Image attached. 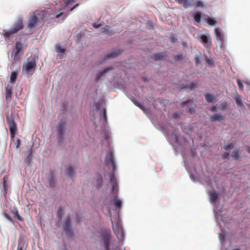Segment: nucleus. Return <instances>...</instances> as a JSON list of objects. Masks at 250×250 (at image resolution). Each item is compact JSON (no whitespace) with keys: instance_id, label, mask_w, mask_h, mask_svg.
Returning a JSON list of instances; mask_svg holds the SVG:
<instances>
[{"instance_id":"0eeeda50","label":"nucleus","mask_w":250,"mask_h":250,"mask_svg":"<svg viewBox=\"0 0 250 250\" xmlns=\"http://www.w3.org/2000/svg\"><path fill=\"white\" fill-rule=\"evenodd\" d=\"M22 49V44L20 42H17L15 44V48L13 51L12 56L14 55V60L15 61L19 60V54Z\"/></svg>"},{"instance_id":"412c9836","label":"nucleus","mask_w":250,"mask_h":250,"mask_svg":"<svg viewBox=\"0 0 250 250\" xmlns=\"http://www.w3.org/2000/svg\"><path fill=\"white\" fill-rule=\"evenodd\" d=\"M197 87V84L196 83H192L190 84L183 85L181 87V89L188 88L189 90H192L194 88Z\"/></svg>"},{"instance_id":"393cba45","label":"nucleus","mask_w":250,"mask_h":250,"mask_svg":"<svg viewBox=\"0 0 250 250\" xmlns=\"http://www.w3.org/2000/svg\"><path fill=\"white\" fill-rule=\"evenodd\" d=\"M239 153V150L238 149H235L232 152L231 156L234 160H237L240 157Z\"/></svg>"},{"instance_id":"c9c22d12","label":"nucleus","mask_w":250,"mask_h":250,"mask_svg":"<svg viewBox=\"0 0 250 250\" xmlns=\"http://www.w3.org/2000/svg\"><path fill=\"white\" fill-rule=\"evenodd\" d=\"M193 100H188V101L183 102L182 104V106L185 107L186 105H188L192 104Z\"/></svg>"},{"instance_id":"f3484780","label":"nucleus","mask_w":250,"mask_h":250,"mask_svg":"<svg viewBox=\"0 0 250 250\" xmlns=\"http://www.w3.org/2000/svg\"><path fill=\"white\" fill-rule=\"evenodd\" d=\"M210 201L214 203L217 201L218 199V195L214 191H211L209 192Z\"/></svg>"},{"instance_id":"5701e85b","label":"nucleus","mask_w":250,"mask_h":250,"mask_svg":"<svg viewBox=\"0 0 250 250\" xmlns=\"http://www.w3.org/2000/svg\"><path fill=\"white\" fill-rule=\"evenodd\" d=\"M180 4H182L184 8H186L191 5V0H176Z\"/></svg>"},{"instance_id":"864d4df0","label":"nucleus","mask_w":250,"mask_h":250,"mask_svg":"<svg viewBox=\"0 0 250 250\" xmlns=\"http://www.w3.org/2000/svg\"><path fill=\"white\" fill-rule=\"evenodd\" d=\"M63 14V13L62 12V13H60L58 14H57L56 16V18H59V17H60Z\"/></svg>"},{"instance_id":"bb28decb","label":"nucleus","mask_w":250,"mask_h":250,"mask_svg":"<svg viewBox=\"0 0 250 250\" xmlns=\"http://www.w3.org/2000/svg\"><path fill=\"white\" fill-rule=\"evenodd\" d=\"M186 58V56L184 55L182 53L178 54L174 56V60L175 62L180 61L182 60L185 59Z\"/></svg>"},{"instance_id":"680f3d73","label":"nucleus","mask_w":250,"mask_h":250,"mask_svg":"<svg viewBox=\"0 0 250 250\" xmlns=\"http://www.w3.org/2000/svg\"><path fill=\"white\" fill-rule=\"evenodd\" d=\"M211 110L215 109V108L212 107V108H211Z\"/></svg>"},{"instance_id":"423d86ee","label":"nucleus","mask_w":250,"mask_h":250,"mask_svg":"<svg viewBox=\"0 0 250 250\" xmlns=\"http://www.w3.org/2000/svg\"><path fill=\"white\" fill-rule=\"evenodd\" d=\"M105 163L106 166L109 165L111 166L113 171L116 169V166L114 162V156L112 151H109L108 156L105 158Z\"/></svg>"},{"instance_id":"b1692460","label":"nucleus","mask_w":250,"mask_h":250,"mask_svg":"<svg viewBox=\"0 0 250 250\" xmlns=\"http://www.w3.org/2000/svg\"><path fill=\"white\" fill-rule=\"evenodd\" d=\"M113 204L117 208H120L122 206V202L119 200L117 196H115L113 198Z\"/></svg>"},{"instance_id":"de8ad7c7","label":"nucleus","mask_w":250,"mask_h":250,"mask_svg":"<svg viewBox=\"0 0 250 250\" xmlns=\"http://www.w3.org/2000/svg\"><path fill=\"white\" fill-rule=\"evenodd\" d=\"M100 26H101V25L100 24H97L96 22H94V23H92V26L93 27H94L95 28H97L98 27H99Z\"/></svg>"},{"instance_id":"5fc2aeb1","label":"nucleus","mask_w":250,"mask_h":250,"mask_svg":"<svg viewBox=\"0 0 250 250\" xmlns=\"http://www.w3.org/2000/svg\"><path fill=\"white\" fill-rule=\"evenodd\" d=\"M3 185L4 188V189L6 188V180L4 179L3 182Z\"/></svg>"},{"instance_id":"a211bd4d","label":"nucleus","mask_w":250,"mask_h":250,"mask_svg":"<svg viewBox=\"0 0 250 250\" xmlns=\"http://www.w3.org/2000/svg\"><path fill=\"white\" fill-rule=\"evenodd\" d=\"M167 57V55L165 53L161 52L159 53H156L153 56L154 60L156 61L158 60H165Z\"/></svg>"},{"instance_id":"1a4fd4ad","label":"nucleus","mask_w":250,"mask_h":250,"mask_svg":"<svg viewBox=\"0 0 250 250\" xmlns=\"http://www.w3.org/2000/svg\"><path fill=\"white\" fill-rule=\"evenodd\" d=\"M111 223L112 224L113 229L115 233L117 235V237H119V236L122 237L123 236V231L121 225L120 224V223L119 222H118L116 224L115 227H114L112 221H111Z\"/></svg>"},{"instance_id":"a19ab883","label":"nucleus","mask_w":250,"mask_h":250,"mask_svg":"<svg viewBox=\"0 0 250 250\" xmlns=\"http://www.w3.org/2000/svg\"><path fill=\"white\" fill-rule=\"evenodd\" d=\"M76 219L77 223L80 224L82 219V215L79 213H77L76 214Z\"/></svg>"},{"instance_id":"3c124183","label":"nucleus","mask_w":250,"mask_h":250,"mask_svg":"<svg viewBox=\"0 0 250 250\" xmlns=\"http://www.w3.org/2000/svg\"><path fill=\"white\" fill-rule=\"evenodd\" d=\"M194 61H195V62L196 65H197L198 63L200 62V59H199V58L198 57H196L194 58Z\"/></svg>"},{"instance_id":"473e14b6","label":"nucleus","mask_w":250,"mask_h":250,"mask_svg":"<svg viewBox=\"0 0 250 250\" xmlns=\"http://www.w3.org/2000/svg\"><path fill=\"white\" fill-rule=\"evenodd\" d=\"M118 190V188L117 183H114V185H112V192L113 194L116 196L117 192Z\"/></svg>"},{"instance_id":"6e6d98bb","label":"nucleus","mask_w":250,"mask_h":250,"mask_svg":"<svg viewBox=\"0 0 250 250\" xmlns=\"http://www.w3.org/2000/svg\"><path fill=\"white\" fill-rule=\"evenodd\" d=\"M78 6V4H76L74 7L71 8L70 11H72L74 9H75L77 6Z\"/></svg>"},{"instance_id":"09e8293b","label":"nucleus","mask_w":250,"mask_h":250,"mask_svg":"<svg viewBox=\"0 0 250 250\" xmlns=\"http://www.w3.org/2000/svg\"><path fill=\"white\" fill-rule=\"evenodd\" d=\"M21 242V240L20 239L19 240V244H18V248H17V250H22V247H21L20 246Z\"/></svg>"},{"instance_id":"dca6fc26","label":"nucleus","mask_w":250,"mask_h":250,"mask_svg":"<svg viewBox=\"0 0 250 250\" xmlns=\"http://www.w3.org/2000/svg\"><path fill=\"white\" fill-rule=\"evenodd\" d=\"M215 34L217 40L222 43L224 42V36L221 32V29L219 28H216L215 29Z\"/></svg>"},{"instance_id":"58836bf2","label":"nucleus","mask_w":250,"mask_h":250,"mask_svg":"<svg viewBox=\"0 0 250 250\" xmlns=\"http://www.w3.org/2000/svg\"><path fill=\"white\" fill-rule=\"evenodd\" d=\"M206 62L209 66H212L214 64V61L212 59H206Z\"/></svg>"},{"instance_id":"f704fd0d","label":"nucleus","mask_w":250,"mask_h":250,"mask_svg":"<svg viewBox=\"0 0 250 250\" xmlns=\"http://www.w3.org/2000/svg\"><path fill=\"white\" fill-rule=\"evenodd\" d=\"M207 22L210 25H214L216 24V21L215 20L211 19L208 16Z\"/></svg>"},{"instance_id":"4d7b16f0","label":"nucleus","mask_w":250,"mask_h":250,"mask_svg":"<svg viewBox=\"0 0 250 250\" xmlns=\"http://www.w3.org/2000/svg\"><path fill=\"white\" fill-rule=\"evenodd\" d=\"M220 239L221 240H223V239H224V237L223 236H222V235L221 234H220Z\"/></svg>"},{"instance_id":"4c0bfd02","label":"nucleus","mask_w":250,"mask_h":250,"mask_svg":"<svg viewBox=\"0 0 250 250\" xmlns=\"http://www.w3.org/2000/svg\"><path fill=\"white\" fill-rule=\"evenodd\" d=\"M56 51L58 53H64L65 51V49L62 48L60 45H58L56 46Z\"/></svg>"},{"instance_id":"e2e57ef3","label":"nucleus","mask_w":250,"mask_h":250,"mask_svg":"<svg viewBox=\"0 0 250 250\" xmlns=\"http://www.w3.org/2000/svg\"><path fill=\"white\" fill-rule=\"evenodd\" d=\"M189 112H191L193 110H188Z\"/></svg>"},{"instance_id":"72a5a7b5","label":"nucleus","mask_w":250,"mask_h":250,"mask_svg":"<svg viewBox=\"0 0 250 250\" xmlns=\"http://www.w3.org/2000/svg\"><path fill=\"white\" fill-rule=\"evenodd\" d=\"M100 115L101 116V120L103 119L104 120L105 122H107V116L106 110H101L100 113Z\"/></svg>"},{"instance_id":"4be33fe9","label":"nucleus","mask_w":250,"mask_h":250,"mask_svg":"<svg viewBox=\"0 0 250 250\" xmlns=\"http://www.w3.org/2000/svg\"><path fill=\"white\" fill-rule=\"evenodd\" d=\"M235 101L236 103V105L240 107H242L243 105V104L242 101V98L241 96L238 94H236L235 97Z\"/></svg>"},{"instance_id":"c756f323","label":"nucleus","mask_w":250,"mask_h":250,"mask_svg":"<svg viewBox=\"0 0 250 250\" xmlns=\"http://www.w3.org/2000/svg\"><path fill=\"white\" fill-rule=\"evenodd\" d=\"M235 144L233 143L227 144L224 146L223 148L225 150H228L229 149H232L234 147Z\"/></svg>"},{"instance_id":"49530a36","label":"nucleus","mask_w":250,"mask_h":250,"mask_svg":"<svg viewBox=\"0 0 250 250\" xmlns=\"http://www.w3.org/2000/svg\"><path fill=\"white\" fill-rule=\"evenodd\" d=\"M229 155V153L228 152H224L222 154V157L223 159H226L228 157Z\"/></svg>"},{"instance_id":"37998d69","label":"nucleus","mask_w":250,"mask_h":250,"mask_svg":"<svg viewBox=\"0 0 250 250\" xmlns=\"http://www.w3.org/2000/svg\"><path fill=\"white\" fill-rule=\"evenodd\" d=\"M97 182H98V185L97 186L100 188L103 182V178L101 176H99L98 178L97 179Z\"/></svg>"},{"instance_id":"a18cd8bd","label":"nucleus","mask_w":250,"mask_h":250,"mask_svg":"<svg viewBox=\"0 0 250 250\" xmlns=\"http://www.w3.org/2000/svg\"><path fill=\"white\" fill-rule=\"evenodd\" d=\"M3 215L8 220L10 221L12 220L10 215L8 213H7L6 212H3Z\"/></svg>"},{"instance_id":"2eb2a0df","label":"nucleus","mask_w":250,"mask_h":250,"mask_svg":"<svg viewBox=\"0 0 250 250\" xmlns=\"http://www.w3.org/2000/svg\"><path fill=\"white\" fill-rule=\"evenodd\" d=\"M206 101L209 103H212L216 101V97L214 94H211L209 93L205 94Z\"/></svg>"},{"instance_id":"6ab92c4d","label":"nucleus","mask_w":250,"mask_h":250,"mask_svg":"<svg viewBox=\"0 0 250 250\" xmlns=\"http://www.w3.org/2000/svg\"><path fill=\"white\" fill-rule=\"evenodd\" d=\"M111 28V27L106 25L101 29V32L108 36L111 35L113 34V32Z\"/></svg>"},{"instance_id":"79ce46f5","label":"nucleus","mask_w":250,"mask_h":250,"mask_svg":"<svg viewBox=\"0 0 250 250\" xmlns=\"http://www.w3.org/2000/svg\"><path fill=\"white\" fill-rule=\"evenodd\" d=\"M110 182L112 184L114 185V183H117L116 178L114 174H112L111 176V177L110 178Z\"/></svg>"},{"instance_id":"cd10ccee","label":"nucleus","mask_w":250,"mask_h":250,"mask_svg":"<svg viewBox=\"0 0 250 250\" xmlns=\"http://www.w3.org/2000/svg\"><path fill=\"white\" fill-rule=\"evenodd\" d=\"M17 77V73L15 72H12L10 76V83H14L16 82Z\"/></svg>"},{"instance_id":"6e6552de","label":"nucleus","mask_w":250,"mask_h":250,"mask_svg":"<svg viewBox=\"0 0 250 250\" xmlns=\"http://www.w3.org/2000/svg\"><path fill=\"white\" fill-rule=\"evenodd\" d=\"M202 42L204 46L208 48H210L211 45V40L209 37L206 35H202L200 36Z\"/></svg>"},{"instance_id":"c85d7f7f","label":"nucleus","mask_w":250,"mask_h":250,"mask_svg":"<svg viewBox=\"0 0 250 250\" xmlns=\"http://www.w3.org/2000/svg\"><path fill=\"white\" fill-rule=\"evenodd\" d=\"M201 19V14L200 12H196L194 14V20L196 22H200Z\"/></svg>"},{"instance_id":"8fccbe9b","label":"nucleus","mask_w":250,"mask_h":250,"mask_svg":"<svg viewBox=\"0 0 250 250\" xmlns=\"http://www.w3.org/2000/svg\"><path fill=\"white\" fill-rule=\"evenodd\" d=\"M21 144V141L20 139H19L17 140L16 147L17 148L19 147L20 146Z\"/></svg>"},{"instance_id":"aec40b11","label":"nucleus","mask_w":250,"mask_h":250,"mask_svg":"<svg viewBox=\"0 0 250 250\" xmlns=\"http://www.w3.org/2000/svg\"><path fill=\"white\" fill-rule=\"evenodd\" d=\"M109 70H111V68L107 67L104 70L99 72L96 76L95 81L97 82L100 80L101 77L103 76L105 73H106Z\"/></svg>"},{"instance_id":"9b49d317","label":"nucleus","mask_w":250,"mask_h":250,"mask_svg":"<svg viewBox=\"0 0 250 250\" xmlns=\"http://www.w3.org/2000/svg\"><path fill=\"white\" fill-rule=\"evenodd\" d=\"M64 230L66 232V233H71V219L70 217L67 216L63 226Z\"/></svg>"},{"instance_id":"20e7f679","label":"nucleus","mask_w":250,"mask_h":250,"mask_svg":"<svg viewBox=\"0 0 250 250\" xmlns=\"http://www.w3.org/2000/svg\"><path fill=\"white\" fill-rule=\"evenodd\" d=\"M101 238L103 240L105 250H109V242L111 239L110 230H104L101 233Z\"/></svg>"},{"instance_id":"f257e3e1","label":"nucleus","mask_w":250,"mask_h":250,"mask_svg":"<svg viewBox=\"0 0 250 250\" xmlns=\"http://www.w3.org/2000/svg\"><path fill=\"white\" fill-rule=\"evenodd\" d=\"M23 27L22 20L19 18L15 22L12 27L9 30H3L2 34L5 39H9L12 38L15 34L22 30Z\"/></svg>"},{"instance_id":"ea45409f","label":"nucleus","mask_w":250,"mask_h":250,"mask_svg":"<svg viewBox=\"0 0 250 250\" xmlns=\"http://www.w3.org/2000/svg\"><path fill=\"white\" fill-rule=\"evenodd\" d=\"M195 6L196 7H202V8H203L204 5V4H203V2L202 1L198 0V1H196V2L195 3Z\"/></svg>"},{"instance_id":"7ed1b4c3","label":"nucleus","mask_w":250,"mask_h":250,"mask_svg":"<svg viewBox=\"0 0 250 250\" xmlns=\"http://www.w3.org/2000/svg\"><path fill=\"white\" fill-rule=\"evenodd\" d=\"M12 115L13 113L11 111V114L9 116V113L8 111L6 113V120L9 125L11 137L13 138L16 134L17 126L13 117H12Z\"/></svg>"},{"instance_id":"c03bdc74","label":"nucleus","mask_w":250,"mask_h":250,"mask_svg":"<svg viewBox=\"0 0 250 250\" xmlns=\"http://www.w3.org/2000/svg\"><path fill=\"white\" fill-rule=\"evenodd\" d=\"M76 0H64V3L66 5H68L73 3Z\"/></svg>"},{"instance_id":"603ef678","label":"nucleus","mask_w":250,"mask_h":250,"mask_svg":"<svg viewBox=\"0 0 250 250\" xmlns=\"http://www.w3.org/2000/svg\"><path fill=\"white\" fill-rule=\"evenodd\" d=\"M170 39H171V41L173 42H175V41L176 40V38L175 37V36H174V35L173 34H172V35L171 36Z\"/></svg>"},{"instance_id":"052dcab7","label":"nucleus","mask_w":250,"mask_h":250,"mask_svg":"<svg viewBox=\"0 0 250 250\" xmlns=\"http://www.w3.org/2000/svg\"><path fill=\"white\" fill-rule=\"evenodd\" d=\"M144 112H145V114H146L147 113V112H148L149 110H144Z\"/></svg>"},{"instance_id":"9d476101","label":"nucleus","mask_w":250,"mask_h":250,"mask_svg":"<svg viewBox=\"0 0 250 250\" xmlns=\"http://www.w3.org/2000/svg\"><path fill=\"white\" fill-rule=\"evenodd\" d=\"M13 86L12 84H8L5 89V99L7 102H10L12 99Z\"/></svg>"},{"instance_id":"39448f33","label":"nucleus","mask_w":250,"mask_h":250,"mask_svg":"<svg viewBox=\"0 0 250 250\" xmlns=\"http://www.w3.org/2000/svg\"><path fill=\"white\" fill-rule=\"evenodd\" d=\"M65 125L66 121L63 120L60 121L56 126L57 135L60 142L63 139Z\"/></svg>"},{"instance_id":"7c9ffc66","label":"nucleus","mask_w":250,"mask_h":250,"mask_svg":"<svg viewBox=\"0 0 250 250\" xmlns=\"http://www.w3.org/2000/svg\"><path fill=\"white\" fill-rule=\"evenodd\" d=\"M66 172L70 177H72L73 176L74 171L71 166H69L67 168Z\"/></svg>"},{"instance_id":"bf43d9fd","label":"nucleus","mask_w":250,"mask_h":250,"mask_svg":"<svg viewBox=\"0 0 250 250\" xmlns=\"http://www.w3.org/2000/svg\"><path fill=\"white\" fill-rule=\"evenodd\" d=\"M177 112H176L174 114V118L177 117Z\"/></svg>"},{"instance_id":"0e129e2a","label":"nucleus","mask_w":250,"mask_h":250,"mask_svg":"<svg viewBox=\"0 0 250 250\" xmlns=\"http://www.w3.org/2000/svg\"><path fill=\"white\" fill-rule=\"evenodd\" d=\"M17 216H18V212L17 211Z\"/></svg>"},{"instance_id":"e433bc0d","label":"nucleus","mask_w":250,"mask_h":250,"mask_svg":"<svg viewBox=\"0 0 250 250\" xmlns=\"http://www.w3.org/2000/svg\"><path fill=\"white\" fill-rule=\"evenodd\" d=\"M237 83L239 87V88L240 90H244V86L243 83V82H241L239 79H237Z\"/></svg>"},{"instance_id":"4468645a","label":"nucleus","mask_w":250,"mask_h":250,"mask_svg":"<svg viewBox=\"0 0 250 250\" xmlns=\"http://www.w3.org/2000/svg\"><path fill=\"white\" fill-rule=\"evenodd\" d=\"M122 51H121L120 49H118L116 50H114L112 51L111 53L107 54L105 57V59H112L114 58L117 57L119 55H120Z\"/></svg>"},{"instance_id":"ddd939ff","label":"nucleus","mask_w":250,"mask_h":250,"mask_svg":"<svg viewBox=\"0 0 250 250\" xmlns=\"http://www.w3.org/2000/svg\"><path fill=\"white\" fill-rule=\"evenodd\" d=\"M224 120L223 116L219 113H215L210 116V121L211 122L215 121H222Z\"/></svg>"},{"instance_id":"a878e982","label":"nucleus","mask_w":250,"mask_h":250,"mask_svg":"<svg viewBox=\"0 0 250 250\" xmlns=\"http://www.w3.org/2000/svg\"><path fill=\"white\" fill-rule=\"evenodd\" d=\"M26 157L25 158V162L27 164H30L31 163L32 152L31 150H28L26 152Z\"/></svg>"},{"instance_id":"13d9d810","label":"nucleus","mask_w":250,"mask_h":250,"mask_svg":"<svg viewBox=\"0 0 250 250\" xmlns=\"http://www.w3.org/2000/svg\"><path fill=\"white\" fill-rule=\"evenodd\" d=\"M247 151L249 153H250V147H248V148H247Z\"/></svg>"},{"instance_id":"f03ea898","label":"nucleus","mask_w":250,"mask_h":250,"mask_svg":"<svg viewBox=\"0 0 250 250\" xmlns=\"http://www.w3.org/2000/svg\"><path fill=\"white\" fill-rule=\"evenodd\" d=\"M36 68V63L34 58L30 57L28 59V61L25 62L22 66V72H25L27 74L32 75Z\"/></svg>"},{"instance_id":"f8f14e48","label":"nucleus","mask_w":250,"mask_h":250,"mask_svg":"<svg viewBox=\"0 0 250 250\" xmlns=\"http://www.w3.org/2000/svg\"><path fill=\"white\" fill-rule=\"evenodd\" d=\"M38 21V18L36 15L31 16L29 21L27 28H33Z\"/></svg>"},{"instance_id":"2f4dec72","label":"nucleus","mask_w":250,"mask_h":250,"mask_svg":"<svg viewBox=\"0 0 250 250\" xmlns=\"http://www.w3.org/2000/svg\"><path fill=\"white\" fill-rule=\"evenodd\" d=\"M57 216L60 220H61L62 214H63V211L61 207H59L58 208L57 212Z\"/></svg>"}]
</instances>
